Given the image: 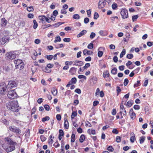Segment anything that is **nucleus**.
Returning <instances> with one entry per match:
<instances>
[{
  "mask_svg": "<svg viewBox=\"0 0 153 153\" xmlns=\"http://www.w3.org/2000/svg\"><path fill=\"white\" fill-rule=\"evenodd\" d=\"M7 108L13 112H18L19 111V106L16 101L9 102L6 104Z\"/></svg>",
  "mask_w": 153,
  "mask_h": 153,
  "instance_id": "f257e3e1",
  "label": "nucleus"
},
{
  "mask_svg": "<svg viewBox=\"0 0 153 153\" xmlns=\"http://www.w3.org/2000/svg\"><path fill=\"white\" fill-rule=\"evenodd\" d=\"M8 88L7 85L3 82L0 84V95L5 94L7 91Z\"/></svg>",
  "mask_w": 153,
  "mask_h": 153,
  "instance_id": "f03ea898",
  "label": "nucleus"
},
{
  "mask_svg": "<svg viewBox=\"0 0 153 153\" xmlns=\"http://www.w3.org/2000/svg\"><path fill=\"white\" fill-rule=\"evenodd\" d=\"M16 53L13 51L8 52L6 54V59L7 60H11L15 59L16 57Z\"/></svg>",
  "mask_w": 153,
  "mask_h": 153,
  "instance_id": "7ed1b4c3",
  "label": "nucleus"
},
{
  "mask_svg": "<svg viewBox=\"0 0 153 153\" xmlns=\"http://www.w3.org/2000/svg\"><path fill=\"white\" fill-rule=\"evenodd\" d=\"M15 145H10L7 147L5 145L3 144L2 146L6 152H9L15 150Z\"/></svg>",
  "mask_w": 153,
  "mask_h": 153,
  "instance_id": "20e7f679",
  "label": "nucleus"
},
{
  "mask_svg": "<svg viewBox=\"0 0 153 153\" xmlns=\"http://www.w3.org/2000/svg\"><path fill=\"white\" fill-rule=\"evenodd\" d=\"M120 14L122 18L123 19L127 18L128 17V10L125 8H123L121 9Z\"/></svg>",
  "mask_w": 153,
  "mask_h": 153,
  "instance_id": "39448f33",
  "label": "nucleus"
},
{
  "mask_svg": "<svg viewBox=\"0 0 153 153\" xmlns=\"http://www.w3.org/2000/svg\"><path fill=\"white\" fill-rule=\"evenodd\" d=\"M17 95L15 90L9 91L7 94L8 97L10 99H14L17 97Z\"/></svg>",
  "mask_w": 153,
  "mask_h": 153,
  "instance_id": "423d86ee",
  "label": "nucleus"
},
{
  "mask_svg": "<svg viewBox=\"0 0 153 153\" xmlns=\"http://www.w3.org/2000/svg\"><path fill=\"white\" fill-rule=\"evenodd\" d=\"M9 130L16 134H20L21 133V131L20 129L15 126H11L9 127Z\"/></svg>",
  "mask_w": 153,
  "mask_h": 153,
  "instance_id": "0eeeda50",
  "label": "nucleus"
},
{
  "mask_svg": "<svg viewBox=\"0 0 153 153\" xmlns=\"http://www.w3.org/2000/svg\"><path fill=\"white\" fill-rule=\"evenodd\" d=\"M17 85V83L14 80H10L7 85L8 89H11L12 88L16 87Z\"/></svg>",
  "mask_w": 153,
  "mask_h": 153,
  "instance_id": "6e6552de",
  "label": "nucleus"
},
{
  "mask_svg": "<svg viewBox=\"0 0 153 153\" xmlns=\"http://www.w3.org/2000/svg\"><path fill=\"white\" fill-rule=\"evenodd\" d=\"M38 18L43 24H45L46 22H48V18L45 16H39Z\"/></svg>",
  "mask_w": 153,
  "mask_h": 153,
  "instance_id": "1a4fd4ad",
  "label": "nucleus"
},
{
  "mask_svg": "<svg viewBox=\"0 0 153 153\" xmlns=\"http://www.w3.org/2000/svg\"><path fill=\"white\" fill-rule=\"evenodd\" d=\"M106 2L103 0H100L98 3V7L99 9H101L105 7Z\"/></svg>",
  "mask_w": 153,
  "mask_h": 153,
  "instance_id": "9d476101",
  "label": "nucleus"
},
{
  "mask_svg": "<svg viewBox=\"0 0 153 153\" xmlns=\"http://www.w3.org/2000/svg\"><path fill=\"white\" fill-rule=\"evenodd\" d=\"M9 40V38L7 37H4L0 39V42L1 45H3Z\"/></svg>",
  "mask_w": 153,
  "mask_h": 153,
  "instance_id": "9b49d317",
  "label": "nucleus"
},
{
  "mask_svg": "<svg viewBox=\"0 0 153 153\" xmlns=\"http://www.w3.org/2000/svg\"><path fill=\"white\" fill-rule=\"evenodd\" d=\"M5 142L7 143V144L10 145L16 144V142H14L9 137H6L4 139Z\"/></svg>",
  "mask_w": 153,
  "mask_h": 153,
  "instance_id": "f8f14e48",
  "label": "nucleus"
},
{
  "mask_svg": "<svg viewBox=\"0 0 153 153\" xmlns=\"http://www.w3.org/2000/svg\"><path fill=\"white\" fill-rule=\"evenodd\" d=\"M129 114L131 118L133 120L135 119L136 117V114L134 113L133 109L131 108L129 111Z\"/></svg>",
  "mask_w": 153,
  "mask_h": 153,
  "instance_id": "ddd939ff",
  "label": "nucleus"
},
{
  "mask_svg": "<svg viewBox=\"0 0 153 153\" xmlns=\"http://www.w3.org/2000/svg\"><path fill=\"white\" fill-rule=\"evenodd\" d=\"M83 62L82 61H75L74 62V65L81 66L83 65Z\"/></svg>",
  "mask_w": 153,
  "mask_h": 153,
  "instance_id": "4468645a",
  "label": "nucleus"
},
{
  "mask_svg": "<svg viewBox=\"0 0 153 153\" xmlns=\"http://www.w3.org/2000/svg\"><path fill=\"white\" fill-rule=\"evenodd\" d=\"M83 54L85 55H91L93 53V52L87 49H84L83 51Z\"/></svg>",
  "mask_w": 153,
  "mask_h": 153,
  "instance_id": "2eb2a0df",
  "label": "nucleus"
},
{
  "mask_svg": "<svg viewBox=\"0 0 153 153\" xmlns=\"http://www.w3.org/2000/svg\"><path fill=\"white\" fill-rule=\"evenodd\" d=\"M22 60L19 59H17L16 60H15L14 61V62L16 66H19L21 64H22Z\"/></svg>",
  "mask_w": 153,
  "mask_h": 153,
  "instance_id": "dca6fc26",
  "label": "nucleus"
},
{
  "mask_svg": "<svg viewBox=\"0 0 153 153\" xmlns=\"http://www.w3.org/2000/svg\"><path fill=\"white\" fill-rule=\"evenodd\" d=\"M7 23V21L5 18H2L1 20V24L2 26H5Z\"/></svg>",
  "mask_w": 153,
  "mask_h": 153,
  "instance_id": "f3484780",
  "label": "nucleus"
},
{
  "mask_svg": "<svg viewBox=\"0 0 153 153\" xmlns=\"http://www.w3.org/2000/svg\"><path fill=\"white\" fill-rule=\"evenodd\" d=\"M87 32V31L85 30H82L79 34L77 35V37L79 38L82 36L84 35Z\"/></svg>",
  "mask_w": 153,
  "mask_h": 153,
  "instance_id": "a211bd4d",
  "label": "nucleus"
},
{
  "mask_svg": "<svg viewBox=\"0 0 153 153\" xmlns=\"http://www.w3.org/2000/svg\"><path fill=\"white\" fill-rule=\"evenodd\" d=\"M77 68L74 67H72L69 70V72L72 74H74L76 71Z\"/></svg>",
  "mask_w": 153,
  "mask_h": 153,
  "instance_id": "6ab92c4d",
  "label": "nucleus"
},
{
  "mask_svg": "<svg viewBox=\"0 0 153 153\" xmlns=\"http://www.w3.org/2000/svg\"><path fill=\"white\" fill-rule=\"evenodd\" d=\"M51 91L52 94L54 96H55L57 94V91L56 88H52Z\"/></svg>",
  "mask_w": 153,
  "mask_h": 153,
  "instance_id": "aec40b11",
  "label": "nucleus"
},
{
  "mask_svg": "<svg viewBox=\"0 0 153 153\" xmlns=\"http://www.w3.org/2000/svg\"><path fill=\"white\" fill-rule=\"evenodd\" d=\"M64 127L66 129H67L69 128L68 122L67 119L65 120Z\"/></svg>",
  "mask_w": 153,
  "mask_h": 153,
  "instance_id": "412c9836",
  "label": "nucleus"
},
{
  "mask_svg": "<svg viewBox=\"0 0 153 153\" xmlns=\"http://www.w3.org/2000/svg\"><path fill=\"white\" fill-rule=\"evenodd\" d=\"M110 75L108 71H104L103 73V76L104 78L109 77Z\"/></svg>",
  "mask_w": 153,
  "mask_h": 153,
  "instance_id": "4be33fe9",
  "label": "nucleus"
},
{
  "mask_svg": "<svg viewBox=\"0 0 153 153\" xmlns=\"http://www.w3.org/2000/svg\"><path fill=\"white\" fill-rule=\"evenodd\" d=\"M77 81L76 79V77H74L72 78L71 80L69 81L70 82L71 84H75L76 83Z\"/></svg>",
  "mask_w": 153,
  "mask_h": 153,
  "instance_id": "5701e85b",
  "label": "nucleus"
},
{
  "mask_svg": "<svg viewBox=\"0 0 153 153\" xmlns=\"http://www.w3.org/2000/svg\"><path fill=\"white\" fill-rule=\"evenodd\" d=\"M133 101L132 100H131L129 101H128L126 104V105L128 107H130L132 106L133 104Z\"/></svg>",
  "mask_w": 153,
  "mask_h": 153,
  "instance_id": "b1692460",
  "label": "nucleus"
},
{
  "mask_svg": "<svg viewBox=\"0 0 153 153\" xmlns=\"http://www.w3.org/2000/svg\"><path fill=\"white\" fill-rule=\"evenodd\" d=\"M101 48H102L101 47L99 48L98 50V56L99 57H101L102 56L103 54V53L102 51H99V50Z\"/></svg>",
  "mask_w": 153,
  "mask_h": 153,
  "instance_id": "393cba45",
  "label": "nucleus"
},
{
  "mask_svg": "<svg viewBox=\"0 0 153 153\" xmlns=\"http://www.w3.org/2000/svg\"><path fill=\"white\" fill-rule=\"evenodd\" d=\"M85 136L83 134H82L81 135L79 138V141L81 143L83 142L85 140Z\"/></svg>",
  "mask_w": 153,
  "mask_h": 153,
  "instance_id": "a878e982",
  "label": "nucleus"
},
{
  "mask_svg": "<svg viewBox=\"0 0 153 153\" xmlns=\"http://www.w3.org/2000/svg\"><path fill=\"white\" fill-rule=\"evenodd\" d=\"M33 23L34 24L33 28L34 29H36L38 26V23L35 20H33Z\"/></svg>",
  "mask_w": 153,
  "mask_h": 153,
  "instance_id": "bb28decb",
  "label": "nucleus"
},
{
  "mask_svg": "<svg viewBox=\"0 0 153 153\" xmlns=\"http://www.w3.org/2000/svg\"><path fill=\"white\" fill-rule=\"evenodd\" d=\"M61 40V38L59 36H58L55 38V40L54 41V42L56 43L57 42H60Z\"/></svg>",
  "mask_w": 153,
  "mask_h": 153,
  "instance_id": "cd10ccee",
  "label": "nucleus"
},
{
  "mask_svg": "<svg viewBox=\"0 0 153 153\" xmlns=\"http://www.w3.org/2000/svg\"><path fill=\"white\" fill-rule=\"evenodd\" d=\"M77 115V113L76 111H73L72 113L71 117L72 119L74 118V117Z\"/></svg>",
  "mask_w": 153,
  "mask_h": 153,
  "instance_id": "c85d7f7f",
  "label": "nucleus"
},
{
  "mask_svg": "<svg viewBox=\"0 0 153 153\" xmlns=\"http://www.w3.org/2000/svg\"><path fill=\"white\" fill-rule=\"evenodd\" d=\"M126 50L125 49H123V50L122 52L121 53L120 55V57L121 58L123 57V56H124L126 54Z\"/></svg>",
  "mask_w": 153,
  "mask_h": 153,
  "instance_id": "c756f323",
  "label": "nucleus"
},
{
  "mask_svg": "<svg viewBox=\"0 0 153 153\" xmlns=\"http://www.w3.org/2000/svg\"><path fill=\"white\" fill-rule=\"evenodd\" d=\"M75 140V136L74 134H72L71 136V141L74 142Z\"/></svg>",
  "mask_w": 153,
  "mask_h": 153,
  "instance_id": "7c9ffc66",
  "label": "nucleus"
},
{
  "mask_svg": "<svg viewBox=\"0 0 153 153\" xmlns=\"http://www.w3.org/2000/svg\"><path fill=\"white\" fill-rule=\"evenodd\" d=\"M117 69L116 68H113L111 71V73L114 75L116 74L117 73Z\"/></svg>",
  "mask_w": 153,
  "mask_h": 153,
  "instance_id": "2f4dec72",
  "label": "nucleus"
},
{
  "mask_svg": "<svg viewBox=\"0 0 153 153\" xmlns=\"http://www.w3.org/2000/svg\"><path fill=\"white\" fill-rule=\"evenodd\" d=\"M145 139V137L144 136H142L141 137H140V143H143Z\"/></svg>",
  "mask_w": 153,
  "mask_h": 153,
  "instance_id": "473e14b6",
  "label": "nucleus"
},
{
  "mask_svg": "<svg viewBox=\"0 0 153 153\" xmlns=\"http://www.w3.org/2000/svg\"><path fill=\"white\" fill-rule=\"evenodd\" d=\"M73 19H80V16L78 14H76L74 15L73 16Z\"/></svg>",
  "mask_w": 153,
  "mask_h": 153,
  "instance_id": "72a5a7b5",
  "label": "nucleus"
},
{
  "mask_svg": "<svg viewBox=\"0 0 153 153\" xmlns=\"http://www.w3.org/2000/svg\"><path fill=\"white\" fill-rule=\"evenodd\" d=\"M27 10L29 12H31L33 11L34 9L32 6L28 7L27 8Z\"/></svg>",
  "mask_w": 153,
  "mask_h": 153,
  "instance_id": "f704fd0d",
  "label": "nucleus"
},
{
  "mask_svg": "<svg viewBox=\"0 0 153 153\" xmlns=\"http://www.w3.org/2000/svg\"><path fill=\"white\" fill-rule=\"evenodd\" d=\"M88 48L90 49H92L93 48L94 45L92 43H91L88 44L87 46Z\"/></svg>",
  "mask_w": 153,
  "mask_h": 153,
  "instance_id": "c9c22d12",
  "label": "nucleus"
},
{
  "mask_svg": "<svg viewBox=\"0 0 153 153\" xmlns=\"http://www.w3.org/2000/svg\"><path fill=\"white\" fill-rule=\"evenodd\" d=\"M5 50L4 48L0 49V54L2 55L5 53Z\"/></svg>",
  "mask_w": 153,
  "mask_h": 153,
  "instance_id": "e433bc0d",
  "label": "nucleus"
},
{
  "mask_svg": "<svg viewBox=\"0 0 153 153\" xmlns=\"http://www.w3.org/2000/svg\"><path fill=\"white\" fill-rule=\"evenodd\" d=\"M128 82L129 80H128V79L127 78L125 79H124V82H123L124 85V86H126L128 85Z\"/></svg>",
  "mask_w": 153,
  "mask_h": 153,
  "instance_id": "4c0bfd02",
  "label": "nucleus"
},
{
  "mask_svg": "<svg viewBox=\"0 0 153 153\" xmlns=\"http://www.w3.org/2000/svg\"><path fill=\"white\" fill-rule=\"evenodd\" d=\"M140 83V81L139 80H138L137 81V83L134 84V88H136L137 87L139 86L140 85L139 84Z\"/></svg>",
  "mask_w": 153,
  "mask_h": 153,
  "instance_id": "58836bf2",
  "label": "nucleus"
},
{
  "mask_svg": "<svg viewBox=\"0 0 153 153\" xmlns=\"http://www.w3.org/2000/svg\"><path fill=\"white\" fill-rule=\"evenodd\" d=\"M90 66V64L89 63H87L83 67V68L84 69H86L88 67Z\"/></svg>",
  "mask_w": 153,
  "mask_h": 153,
  "instance_id": "ea45409f",
  "label": "nucleus"
},
{
  "mask_svg": "<svg viewBox=\"0 0 153 153\" xmlns=\"http://www.w3.org/2000/svg\"><path fill=\"white\" fill-rule=\"evenodd\" d=\"M53 146L56 148H57L59 146L60 144L58 141H56L54 143Z\"/></svg>",
  "mask_w": 153,
  "mask_h": 153,
  "instance_id": "a19ab883",
  "label": "nucleus"
},
{
  "mask_svg": "<svg viewBox=\"0 0 153 153\" xmlns=\"http://www.w3.org/2000/svg\"><path fill=\"white\" fill-rule=\"evenodd\" d=\"M96 34L94 32H92L90 36V38L91 39H93L95 36Z\"/></svg>",
  "mask_w": 153,
  "mask_h": 153,
  "instance_id": "79ce46f5",
  "label": "nucleus"
},
{
  "mask_svg": "<svg viewBox=\"0 0 153 153\" xmlns=\"http://www.w3.org/2000/svg\"><path fill=\"white\" fill-rule=\"evenodd\" d=\"M108 150L110 152H112L114 151V149L112 146H109L108 148Z\"/></svg>",
  "mask_w": 153,
  "mask_h": 153,
  "instance_id": "37998d69",
  "label": "nucleus"
},
{
  "mask_svg": "<svg viewBox=\"0 0 153 153\" xmlns=\"http://www.w3.org/2000/svg\"><path fill=\"white\" fill-rule=\"evenodd\" d=\"M78 77L79 79L83 78L84 79H86V77L84 75H79L78 76Z\"/></svg>",
  "mask_w": 153,
  "mask_h": 153,
  "instance_id": "c03bdc74",
  "label": "nucleus"
},
{
  "mask_svg": "<svg viewBox=\"0 0 153 153\" xmlns=\"http://www.w3.org/2000/svg\"><path fill=\"white\" fill-rule=\"evenodd\" d=\"M135 139V136L134 135V136L131 137L130 138V141L132 143H134V141Z\"/></svg>",
  "mask_w": 153,
  "mask_h": 153,
  "instance_id": "a18cd8bd",
  "label": "nucleus"
},
{
  "mask_svg": "<svg viewBox=\"0 0 153 153\" xmlns=\"http://www.w3.org/2000/svg\"><path fill=\"white\" fill-rule=\"evenodd\" d=\"M121 137L119 136H117L116 138V141L117 143H120L121 141Z\"/></svg>",
  "mask_w": 153,
  "mask_h": 153,
  "instance_id": "49530a36",
  "label": "nucleus"
},
{
  "mask_svg": "<svg viewBox=\"0 0 153 153\" xmlns=\"http://www.w3.org/2000/svg\"><path fill=\"white\" fill-rule=\"evenodd\" d=\"M133 57V55L132 54H128L126 56V57L128 59H131Z\"/></svg>",
  "mask_w": 153,
  "mask_h": 153,
  "instance_id": "de8ad7c7",
  "label": "nucleus"
},
{
  "mask_svg": "<svg viewBox=\"0 0 153 153\" xmlns=\"http://www.w3.org/2000/svg\"><path fill=\"white\" fill-rule=\"evenodd\" d=\"M40 137L41 141L42 142L45 141L46 139V138L43 135H41Z\"/></svg>",
  "mask_w": 153,
  "mask_h": 153,
  "instance_id": "09e8293b",
  "label": "nucleus"
},
{
  "mask_svg": "<svg viewBox=\"0 0 153 153\" xmlns=\"http://www.w3.org/2000/svg\"><path fill=\"white\" fill-rule=\"evenodd\" d=\"M138 18L137 15H135L133 16H132V20L133 22H134L135 20L137 19Z\"/></svg>",
  "mask_w": 153,
  "mask_h": 153,
  "instance_id": "8fccbe9b",
  "label": "nucleus"
},
{
  "mask_svg": "<svg viewBox=\"0 0 153 153\" xmlns=\"http://www.w3.org/2000/svg\"><path fill=\"white\" fill-rule=\"evenodd\" d=\"M73 62L72 61H66L65 62V64L67 65H71L73 64Z\"/></svg>",
  "mask_w": 153,
  "mask_h": 153,
  "instance_id": "3c124183",
  "label": "nucleus"
},
{
  "mask_svg": "<svg viewBox=\"0 0 153 153\" xmlns=\"http://www.w3.org/2000/svg\"><path fill=\"white\" fill-rule=\"evenodd\" d=\"M140 108V106L137 105H135L134 106V108L135 110H139Z\"/></svg>",
  "mask_w": 153,
  "mask_h": 153,
  "instance_id": "603ef678",
  "label": "nucleus"
},
{
  "mask_svg": "<svg viewBox=\"0 0 153 153\" xmlns=\"http://www.w3.org/2000/svg\"><path fill=\"white\" fill-rule=\"evenodd\" d=\"M99 17V15L97 12H95L94 14V19H96Z\"/></svg>",
  "mask_w": 153,
  "mask_h": 153,
  "instance_id": "864d4df0",
  "label": "nucleus"
},
{
  "mask_svg": "<svg viewBox=\"0 0 153 153\" xmlns=\"http://www.w3.org/2000/svg\"><path fill=\"white\" fill-rule=\"evenodd\" d=\"M117 7L116 3H114L112 5V7L113 9H115Z\"/></svg>",
  "mask_w": 153,
  "mask_h": 153,
  "instance_id": "5fc2aeb1",
  "label": "nucleus"
},
{
  "mask_svg": "<svg viewBox=\"0 0 153 153\" xmlns=\"http://www.w3.org/2000/svg\"><path fill=\"white\" fill-rule=\"evenodd\" d=\"M75 92L77 93L78 94H80L81 93V91L80 89L76 88L74 91Z\"/></svg>",
  "mask_w": 153,
  "mask_h": 153,
  "instance_id": "6e6d98bb",
  "label": "nucleus"
},
{
  "mask_svg": "<svg viewBox=\"0 0 153 153\" xmlns=\"http://www.w3.org/2000/svg\"><path fill=\"white\" fill-rule=\"evenodd\" d=\"M63 41L65 42H69L71 41V39L70 38H65L63 39Z\"/></svg>",
  "mask_w": 153,
  "mask_h": 153,
  "instance_id": "4d7b16f0",
  "label": "nucleus"
},
{
  "mask_svg": "<svg viewBox=\"0 0 153 153\" xmlns=\"http://www.w3.org/2000/svg\"><path fill=\"white\" fill-rule=\"evenodd\" d=\"M120 109L121 111L122 112L125 111H126L123 105H120Z\"/></svg>",
  "mask_w": 153,
  "mask_h": 153,
  "instance_id": "13d9d810",
  "label": "nucleus"
},
{
  "mask_svg": "<svg viewBox=\"0 0 153 153\" xmlns=\"http://www.w3.org/2000/svg\"><path fill=\"white\" fill-rule=\"evenodd\" d=\"M112 132L114 134H117L118 133V131L116 128H114L113 129L112 131Z\"/></svg>",
  "mask_w": 153,
  "mask_h": 153,
  "instance_id": "bf43d9fd",
  "label": "nucleus"
},
{
  "mask_svg": "<svg viewBox=\"0 0 153 153\" xmlns=\"http://www.w3.org/2000/svg\"><path fill=\"white\" fill-rule=\"evenodd\" d=\"M59 134L60 136H63L64 135V132L62 129H60L59 131Z\"/></svg>",
  "mask_w": 153,
  "mask_h": 153,
  "instance_id": "052dcab7",
  "label": "nucleus"
},
{
  "mask_svg": "<svg viewBox=\"0 0 153 153\" xmlns=\"http://www.w3.org/2000/svg\"><path fill=\"white\" fill-rule=\"evenodd\" d=\"M79 103V100H76L74 101V105H77Z\"/></svg>",
  "mask_w": 153,
  "mask_h": 153,
  "instance_id": "680f3d73",
  "label": "nucleus"
},
{
  "mask_svg": "<svg viewBox=\"0 0 153 153\" xmlns=\"http://www.w3.org/2000/svg\"><path fill=\"white\" fill-rule=\"evenodd\" d=\"M89 20V19L88 18H85L84 19V22L85 24H87Z\"/></svg>",
  "mask_w": 153,
  "mask_h": 153,
  "instance_id": "e2e57ef3",
  "label": "nucleus"
},
{
  "mask_svg": "<svg viewBox=\"0 0 153 153\" xmlns=\"http://www.w3.org/2000/svg\"><path fill=\"white\" fill-rule=\"evenodd\" d=\"M99 103V102L97 101H94L93 102V105L94 106H97Z\"/></svg>",
  "mask_w": 153,
  "mask_h": 153,
  "instance_id": "0e129e2a",
  "label": "nucleus"
},
{
  "mask_svg": "<svg viewBox=\"0 0 153 153\" xmlns=\"http://www.w3.org/2000/svg\"><path fill=\"white\" fill-rule=\"evenodd\" d=\"M56 118L57 120H61V116L59 114H57L56 115Z\"/></svg>",
  "mask_w": 153,
  "mask_h": 153,
  "instance_id": "69168bd1",
  "label": "nucleus"
},
{
  "mask_svg": "<svg viewBox=\"0 0 153 153\" xmlns=\"http://www.w3.org/2000/svg\"><path fill=\"white\" fill-rule=\"evenodd\" d=\"M125 66L124 65L120 66L119 67V69L121 71H123L124 69Z\"/></svg>",
  "mask_w": 153,
  "mask_h": 153,
  "instance_id": "338daca9",
  "label": "nucleus"
},
{
  "mask_svg": "<svg viewBox=\"0 0 153 153\" xmlns=\"http://www.w3.org/2000/svg\"><path fill=\"white\" fill-rule=\"evenodd\" d=\"M58 12L56 10H54L53 13V15L55 16H56L58 15Z\"/></svg>",
  "mask_w": 153,
  "mask_h": 153,
  "instance_id": "774afa93",
  "label": "nucleus"
}]
</instances>
